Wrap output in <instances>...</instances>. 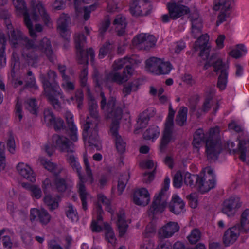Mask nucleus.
Instances as JSON below:
<instances>
[{"mask_svg":"<svg viewBox=\"0 0 249 249\" xmlns=\"http://www.w3.org/2000/svg\"><path fill=\"white\" fill-rule=\"evenodd\" d=\"M100 107L107 118H111L113 120L110 127V133L115 141L116 148L120 153H124L125 150L126 143L122 137L118 135L119 121L121 119L123 115V109L117 103L115 96H110L107 100L103 92H101Z\"/></svg>","mask_w":249,"mask_h":249,"instance_id":"nucleus-1","label":"nucleus"},{"mask_svg":"<svg viewBox=\"0 0 249 249\" xmlns=\"http://www.w3.org/2000/svg\"><path fill=\"white\" fill-rule=\"evenodd\" d=\"M22 55L31 66L36 67L40 58L45 55L49 61L54 63L56 59L50 40L44 37L37 43L35 39L26 38Z\"/></svg>","mask_w":249,"mask_h":249,"instance_id":"nucleus-2","label":"nucleus"},{"mask_svg":"<svg viewBox=\"0 0 249 249\" xmlns=\"http://www.w3.org/2000/svg\"><path fill=\"white\" fill-rule=\"evenodd\" d=\"M219 129L215 127L210 129L208 138L206 140V152L210 160H215L223 149L219 137Z\"/></svg>","mask_w":249,"mask_h":249,"instance_id":"nucleus-3","label":"nucleus"},{"mask_svg":"<svg viewBox=\"0 0 249 249\" xmlns=\"http://www.w3.org/2000/svg\"><path fill=\"white\" fill-rule=\"evenodd\" d=\"M75 48L77 52L78 61L79 64L87 65L88 64V57L90 56L91 61L94 57V51L91 48L85 51L84 49L86 43V38L82 33H76L74 36Z\"/></svg>","mask_w":249,"mask_h":249,"instance_id":"nucleus-4","label":"nucleus"},{"mask_svg":"<svg viewBox=\"0 0 249 249\" xmlns=\"http://www.w3.org/2000/svg\"><path fill=\"white\" fill-rule=\"evenodd\" d=\"M175 111L170 106L168 115L166 120L164 130L162 132V137L160 144V150L161 152H165L169 143L173 139L174 117Z\"/></svg>","mask_w":249,"mask_h":249,"instance_id":"nucleus-5","label":"nucleus"},{"mask_svg":"<svg viewBox=\"0 0 249 249\" xmlns=\"http://www.w3.org/2000/svg\"><path fill=\"white\" fill-rule=\"evenodd\" d=\"M42 78L44 90L48 101L54 109L60 111L61 109V105L55 96H60L62 98L63 95L58 85L56 84H51L44 76H42Z\"/></svg>","mask_w":249,"mask_h":249,"instance_id":"nucleus-6","label":"nucleus"},{"mask_svg":"<svg viewBox=\"0 0 249 249\" xmlns=\"http://www.w3.org/2000/svg\"><path fill=\"white\" fill-rule=\"evenodd\" d=\"M84 162L85 165L87 177L85 178L83 176V179H79L80 182L78 185V192L82 201L83 209L84 210H86L87 209V198L89 196V194L87 192L84 183L89 181L90 183H92L94 179L88 158L86 155L84 156Z\"/></svg>","mask_w":249,"mask_h":249,"instance_id":"nucleus-7","label":"nucleus"},{"mask_svg":"<svg viewBox=\"0 0 249 249\" xmlns=\"http://www.w3.org/2000/svg\"><path fill=\"white\" fill-rule=\"evenodd\" d=\"M203 175L199 176L198 187L202 193L208 192L213 188L215 185V180L213 169L207 167L203 170Z\"/></svg>","mask_w":249,"mask_h":249,"instance_id":"nucleus-8","label":"nucleus"},{"mask_svg":"<svg viewBox=\"0 0 249 249\" xmlns=\"http://www.w3.org/2000/svg\"><path fill=\"white\" fill-rule=\"evenodd\" d=\"M31 6L32 7L31 17L34 21H37L39 20L40 15L45 25L47 26L51 25V18L41 2L32 0Z\"/></svg>","mask_w":249,"mask_h":249,"instance_id":"nucleus-9","label":"nucleus"},{"mask_svg":"<svg viewBox=\"0 0 249 249\" xmlns=\"http://www.w3.org/2000/svg\"><path fill=\"white\" fill-rule=\"evenodd\" d=\"M156 38L152 36L141 33L136 36L132 40V45L140 50H149L155 44Z\"/></svg>","mask_w":249,"mask_h":249,"instance_id":"nucleus-10","label":"nucleus"},{"mask_svg":"<svg viewBox=\"0 0 249 249\" xmlns=\"http://www.w3.org/2000/svg\"><path fill=\"white\" fill-rule=\"evenodd\" d=\"M52 143L53 147L62 152L72 153L75 151L73 143L68 138L62 135H53Z\"/></svg>","mask_w":249,"mask_h":249,"instance_id":"nucleus-11","label":"nucleus"},{"mask_svg":"<svg viewBox=\"0 0 249 249\" xmlns=\"http://www.w3.org/2000/svg\"><path fill=\"white\" fill-rule=\"evenodd\" d=\"M168 8L169 16L165 14L162 16V21L163 22H168L170 18L173 19H177L189 12V8L188 7L178 3H168Z\"/></svg>","mask_w":249,"mask_h":249,"instance_id":"nucleus-12","label":"nucleus"},{"mask_svg":"<svg viewBox=\"0 0 249 249\" xmlns=\"http://www.w3.org/2000/svg\"><path fill=\"white\" fill-rule=\"evenodd\" d=\"M213 9L216 11L220 9L216 23V26H218L229 17L231 12V2L228 0H214Z\"/></svg>","mask_w":249,"mask_h":249,"instance_id":"nucleus-13","label":"nucleus"},{"mask_svg":"<svg viewBox=\"0 0 249 249\" xmlns=\"http://www.w3.org/2000/svg\"><path fill=\"white\" fill-rule=\"evenodd\" d=\"M163 191L161 190L159 194L155 196L151 206L148 211L149 216L155 217L163 213L166 207L167 203L162 198Z\"/></svg>","mask_w":249,"mask_h":249,"instance_id":"nucleus-14","label":"nucleus"},{"mask_svg":"<svg viewBox=\"0 0 249 249\" xmlns=\"http://www.w3.org/2000/svg\"><path fill=\"white\" fill-rule=\"evenodd\" d=\"M133 69L129 65H127L122 73L119 72H110L106 75L107 82H113L118 84H122L126 82L131 76Z\"/></svg>","mask_w":249,"mask_h":249,"instance_id":"nucleus-15","label":"nucleus"},{"mask_svg":"<svg viewBox=\"0 0 249 249\" xmlns=\"http://www.w3.org/2000/svg\"><path fill=\"white\" fill-rule=\"evenodd\" d=\"M241 206L240 198L238 197H231L224 201L222 212L228 217H233L236 212V209Z\"/></svg>","mask_w":249,"mask_h":249,"instance_id":"nucleus-16","label":"nucleus"},{"mask_svg":"<svg viewBox=\"0 0 249 249\" xmlns=\"http://www.w3.org/2000/svg\"><path fill=\"white\" fill-rule=\"evenodd\" d=\"M13 2L16 9L23 13L24 23L29 30L30 35L32 36H35L36 34L32 28V23L30 19V16L24 1L23 0H13Z\"/></svg>","mask_w":249,"mask_h":249,"instance_id":"nucleus-17","label":"nucleus"},{"mask_svg":"<svg viewBox=\"0 0 249 249\" xmlns=\"http://www.w3.org/2000/svg\"><path fill=\"white\" fill-rule=\"evenodd\" d=\"M71 21L70 16L65 13L61 14L57 21V29L61 36L67 40L70 38L68 25Z\"/></svg>","mask_w":249,"mask_h":249,"instance_id":"nucleus-18","label":"nucleus"},{"mask_svg":"<svg viewBox=\"0 0 249 249\" xmlns=\"http://www.w3.org/2000/svg\"><path fill=\"white\" fill-rule=\"evenodd\" d=\"M180 227L175 222H170L161 227L158 231V236L160 238H170L178 231Z\"/></svg>","mask_w":249,"mask_h":249,"instance_id":"nucleus-19","label":"nucleus"},{"mask_svg":"<svg viewBox=\"0 0 249 249\" xmlns=\"http://www.w3.org/2000/svg\"><path fill=\"white\" fill-rule=\"evenodd\" d=\"M133 201L137 205L145 206L150 201V195L144 188L137 189L134 192Z\"/></svg>","mask_w":249,"mask_h":249,"instance_id":"nucleus-20","label":"nucleus"},{"mask_svg":"<svg viewBox=\"0 0 249 249\" xmlns=\"http://www.w3.org/2000/svg\"><path fill=\"white\" fill-rule=\"evenodd\" d=\"M87 90L89 95L88 110L90 119L93 120L94 124L97 125L100 121V117L97 110L98 105L95 99L90 95V90L89 87H87Z\"/></svg>","mask_w":249,"mask_h":249,"instance_id":"nucleus-21","label":"nucleus"},{"mask_svg":"<svg viewBox=\"0 0 249 249\" xmlns=\"http://www.w3.org/2000/svg\"><path fill=\"white\" fill-rule=\"evenodd\" d=\"M239 226H235L228 229L223 236V243L226 246L233 244L238 239L240 230Z\"/></svg>","mask_w":249,"mask_h":249,"instance_id":"nucleus-22","label":"nucleus"},{"mask_svg":"<svg viewBox=\"0 0 249 249\" xmlns=\"http://www.w3.org/2000/svg\"><path fill=\"white\" fill-rule=\"evenodd\" d=\"M207 60V62L204 66V69L205 70H207L210 66L214 67L215 72H218L219 71L222 70V69H227V67L222 63L221 59L219 58L216 54L212 55Z\"/></svg>","mask_w":249,"mask_h":249,"instance_id":"nucleus-23","label":"nucleus"},{"mask_svg":"<svg viewBox=\"0 0 249 249\" xmlns=\"http://www.w3.org/2000/svg\"><path fill=\"white\" fill-rule=\"evenodd\" d=\"M102 203L105 205L106 207V210L112 213L113 211L110 207V202L108 199H107L104 195L100 194L97 196V203L96 206V212L97 213V218H102L104 213L103 210L102 209L101 205L100 203Z\"/></svg>","mask_w":249,"mask_h":249,"instance_id":"nucleus-24","label":"nucleus"},{"mask_svg":"<svg viewBox=\"0 0 249 249\" xmlns=\"http://www.w3.org/2000/svg\"><path fill=\"white\" fill-rule=\"evenodd\" d=\"M185 204L183 200L176 195L172 196V199L169 204V210L173 213L178 214L183 211Z\"/></svg>","mask_w":249,"mask_h":249,"instance_id":"nucleus-25","label":"nucleus"},{"mask_svg":"<svg viewBox=\"0 0 249 249\" xmlns=\"http://www.w3.org/2000/svg\"><path fill=\"white\" fill-rule=\"evenodd\" d=\"M18 172L24 178L31 182H34L36 178L32 169L27 165L23 163H19L17 166Z\"/></svg>","mask_w":249,"mask_h":249,"instance_id":"nucleus-26","label":"nucleus"},{"mask_svg":"<svg viewBox=\"0 0 249 249\" xmlns=\"http://www.w3.org/2000/svg\"><path fill=\"white\" fill-rule=\"evenodd\" d=\"M10 35L9 34V41L14 47H17L18 44L22 42L24 46L25 40L28 38L25 36L22 33L18 30L11 29Z\"/></svg>","mask_w":249,"mask_h":249,"instance_id":"nucleus-27","label":"nucleus"},{"mask_svg":"<svg viewBox=\"0 0 249 249\" xmlns=\"http://www.w3.org/2000/svg\"><path fill=\"white\" fill-rule=\"evenodd\" d=\"M68 188L67 178H62L59 176H55L53 179V190L59 193L64 192Z\"/></svg>","mask_w":249,"mask_h":249,"instance_id":"nucleus-28","label":"nucleus"},{"mask_svg":"<svg viewBox=\"0 0 249 249\" xmlns=\"http://www.w3.org/2000/svg\"><path fill=\"white\" fill-rule=\"evenodd\" d=\"M40 160L41 164L46 169L52 172L55 176H59L64 169L62 166L48 161L46 160L43 158H41Z\"/></svg>","mask_w":249,"mask_h":249,"instance_id":"nucleus-29","label":"nucleus"},{"mask_svg":"<svg viewBox=\"0 0 249 249\" xmlns=\"http://www.w3.org/2000/svg\"><path fill=\"white\" fill-rule=\"evenodd\" d=\"M147 3L143 0L140 3L133 2L130 6V10L132 14L135 16H146L148 14L149 10L142 11L141 7H146Z\"/></svg>","mask_w":249,"mask_h":249,"instance_id":"nucleus-30","label":"nucleus"},{"mask_svg":"<svg viewBox=\"0 0 249 249\" xmlns=\"http://www.w3.org/2000/svg\"><path fill=\"white\" fill-rule=\"evenodd\" d=\"M208 138V137L205 134L203 129H198L194 134L192 144L196 148H198L202 143H206V140Z\"/></svg>","mask_w":249,"mask_h":249,"instance_id":"nucleus-31","label":"nucleus"},{"mask_svg":"<svg viewBox=\"0 0 249 249\" xmlns=\"http://www.w3.org/2000/svg\"><path fill=\"white\" fill-rule=\"evenodd\" d=\"M113 24L117 25L116 30L117 35L119 36H122L125 32V29L126 26L125 18L122 15L116 16L113 22Z\"/></svg>","mask_w":249,"mask_h":249,"instance_id":"nucleus-32","label":"nucleus"},{"mask_svg":"<svg viewBox=\"0 0 249 249\" xmlns=\"http://www.w3.org/2000/svg\"><path fill=\"white\" fill-rule=\"evenodd\" d=\"M149 120V116L148 113V110H146L140 114L136 124V128L134 130V133L137 134L139 133L138 130L145 128L147 126Z\"/></svg>","mask_w":249,"mask_h":249,"instance_id":"nucleus-33","label":"nucleus"},{"mask_svg":"<svg viewBox=\"0 0 249 249\" xmlns=\"http://www.w3.org/2000/svg\"><path fill=\"white\" fill-rule=\"evenodd\" d=\"M161 59L156 57H151L146 61L147 71L157 75Z\"/></svg>","mask_w":249,"mask_h":249,"instance_id":"nucleus-34","label":"nucleus"},{"mask_svg":"<svg viewBox=\"0 0 249 249\" xmlns=\"http://www.w3.org/2000/svg\"><path fill=\"white\" fill-rule=\"evenodd\" d=\"M66 160L69 165L73 170H75L79 179H83L81 173V168L76 160V158L72 153H67Z\"/></svg>","mask_w":249,"mask_h":249,"instance_id":"nucleus-35","label":"nucleus"},{"mask_svg":"<svg viewBox=\"0 0 249 249\" xmlns=\"http://www.w3.org/2000/svg\"><path fill=\"white\" fill-rule=\"evenodd\" d=\"M202 37H200L195 42V48H196L197 46H199L201 49L200 53H199V55L204 60H206L208 59V56L209 54L210 49L209 46H208V44L207 43L206 38L205 39V41L202 43H200L201 41V38Z\"/></svg>","mask_w":249,"mask_h":249,"instance_id":"nucleus-36","label":"nucleus"},{"mask_svg":"<svg viewBox=\"0 0 249 249\" xmlns=\"http://www.w3.org/2000/svg\"><path fill=\"white\" fill-rule=\"evenodd\" d=\"M84 140L87 141L89 146H94L98 150L101 149V144L98 140L97 133L95 130H93L90 135H89V133L88 137Z\"/></svg>","mask_w":249,"mask_h":249,"instance_id":"nucleus-37","label":"nucleus"},{"mask_svg":"<svg viewBox=\"0 0 249 249\" xmlns=\"http://www.w3.org/2000/svg\"><path fill=\"white\" fill-rule=\"evenodd\" d=\"M238 148L240 159L245 161L246 158H249V141H241L239 143Z\"/></svg>","mask_w":249,"mask_h":249,"instance_id":"nucleus-38","label":"nucleus"},{"mask_svg":"<svg viewBox=\"0 0 249 249\" xmlns=\"http://www.w3.org/2000/svg\"><path fill=\"white\" fill-rule=\"evenodd\" d=\"M213 104L212 97L210 95L206 96L202 107L199 109L197 112L196 115L197 117H199L202 113H206L208 112L213 106Z\"/></svg>","mask_w":249,"mask_h":249,"instance_id":"nucleus-39","label":"nucleus"},{"mask_svg":"<svg viewBox=\"0 0 249 249\" xmlns=\"http://www.w3.org/2000/svg\"><path fill=\"white\" fill-rule=\"evenodd\" d=\"M199 176L197 175L191 174L188 172L185 173L184 176V182L190 187H194L196 184L198 185Z\"/></svg>","mask_w":249,"mask_h":249,"instance_id":"nucleus-40","label":"nucleus"},{"mask_svg":"<svg viewBox=\"0 0 249 249\" xmlns=\"http://www.w3.org/2000/svg\"><path fill=\"white\" fill-rule=\"evenodd\" d=\"M187 111V108L184 107L179 109L176 118V122L179 126H183L186 123Z\"/></svg>","mask_w":249,"mask_h":249,"instance_id":"nucleus-41","label":"nucleus"},{"mask_svg":"<svg viewBox=\"0 0 249 249\" xmlns=\"http://www.w3.org/2000/svg\"><path fill=\"white\" fill-rule=\"evenodd\" d=\"M105 225L108 224L103 221V219H93L91 224V228L93 232H100L102 230H105Z\"/></svg>","mask_w":249,"mask_h":249,"instance_id":"nucleus-42","label":"nucleus"},{"mask_svg":"<svg viewBox=\"0 0 249 249\" xmlns=\"http://www.w3.org/2000/svg\"><path fill=\"white\" fill-rule=\"evenodd\" d=\"M160 134L158 127L151 126L143 133V137L146 140L153 139L157 138Z\"/></svg>","mask_w":249,"mask_h":249,"instance_id":"nucleus-43","label":"nucleus"},{"mask_svg":"<svg viewBox=\"0 0 249 249\" xmlns=\"http://www.w3.org/2000/svg\"><path fill=\"white\" fill-rule=\"evenodd\" d=\"M172 69V65L169 62H164L161 60L157 75L168 74Z\"/></svg>","mask_w":249,"mask_h":249,"instance_id":"nucleus-44","label":"nucleus"},{"mask_svg":"<svg viewBox=\"0 0 249 249\" xmlns=\"http://www.w3.org/2000/svg\"><path fill=\"white\" fill-rule=\"evenodd\" d=\"M226 69L221 70V73L218 77L217 86L221 90L224 89L227 84L228 72Z\"/></svg>","mask_w":249,"mask_h":249,"instance_id":"nucleus-45","label":"nucleus"},{"mask_svg":"<svg viewBox=\"0 0 249 249\" xmlns=\"http://www.w3.org/2000/svg\"><path fill=\"white\" fill-rule=\"evenodd\" d=\"M105 235L107 240L112 246H115L116 238L114 231L109 225H105Z\"/></svg>","mask_w":249,"mask_h":249,"instance_id":"nucleus-46","label":"nucleus"},{"mask_svg":"<svg viewBox=\"0 0 249 249\" xmlns=\"http://www.w3.org/2000/svg\"><path fill=\"white\" fill-rule=\"evenodd\" d=\"M97 127L95 126L93 120L90 119V117L87 116L86 119V123L84 124L83 126V137L84 139H86L88 137V134L90 128H94V129Z\"/></svg>","mask_w":249,"mask_h":249,"instance_id":"nucleus-47","label":"nucleus"},{"mask_svg":"<svg viewBox=\"0 0 249 249\" xmlns=\"http://www.w3.org/2000/svg\"><path fill=\"white\" fill-rule=\"evenodd\" d=\"M129 176L127 174H124L120 176L118 180V191L119 192L120 195L125 188L126 185L129 180Z\"/></svg>","mask_w":249,"mask_h":249,"instance_id":"nucleus-48","label":"nucleus"},{"mask_svg":"<svg viewBox=\"0 0 249 249\" xmlns=\"http://www.w3.org/2000/svg\"><path fill=\"white\" fill-rule=\"evenodd\" d=\"M44 203L48 206L51 210H53L58 207V202L49 195H46L43 199Z\"/></svg>","mask_w":249,"mask_h":249,"instance_id":"nucleus-49","label":"nucleus"},{"mask_svg":"<svg viewBox=\"0 0 249 249\" xmlns=\"http://www.w3.org/2000/svg\"><path fill=\"white\" fill-rule=\"evenodd\" d=\"M117 225L120 236H124L128 228V222L125 219H118Z\"/></svg>","mask_w":249,"mask_h":249,"instance_id":"nucleus-50","label":"nucleus"},{"mask_svg":"<svg viewBox=\"0 0 249 249\" xmlns=\"http://www.w3.org/2000/svg\"><path fill=\"white\" fill-rule=\"evenodd\" d=\"M25 107L31 113L36 115L37 114V107L36 101L35 98H30L25 101Z\"/></svg>","mask_w":249,"mask_h":249,"instance_id":"nucleus-51","label":"nucleus"},{"mask_svg":"<svg viewBox=\"0 0 249 249\" xmlns=\"http://www.w3.org/2000/svg\"><path fill=\"white\" fill-rule=\"evenodd\" d=\"M127 61H128L130 64H133L134 60L132 58L128 57L119 59L114 62L112 65L113 69L114 71H118L122 69Z\"/></svg>","mask_w":249,"mask_h":249,"instance_id":"nucleus-52","label":"nucleus"},{"mask_svg":"<svg viewBox=\"0 0 249 249\" xmlns=\"http://www.w3.org/2000/svg\"><path fill=\"white\" fill-rule=\"evenodd\" d=\"M30 214L33 218H43L44 217H48L49 216L47 211L43 208L40 209H32L30 211Z\"/></svg>","mask_w":249,"mask_h":249,"instance_id":"nucleus-53","label":"nucleus"},{"mask_svg":"<svg viewBox=\"0 0 249 249\" xmlns=\"http://www.w3.org/2000/svg\"><path fill=\"white\" fill-rule=\"evenodd\" d=\"M69 134L71 140L76 141L77 140V128L74 124L73 121L67 123Z\"/></svg>","mask_w":249,"mask_h":249,"instance_id":"nucleus-54","label":"nucleus"},{"mask_svg":"<svg viewBox=\"0 0 249 249\" xmlns=\"http://www.w3.org/2000/svg\"><path fill=\"white\" fill-rule=\"evenodd\" d=\"M200 237L201 233L200 231L197 229H195L191 231L187 238L190 243L195 244L199 240Z\"/></svg>","mask_w":249,"mask_h":249,"instance_id":"nucleus-55","label":"nucleus"},{"mask_svg":"<svg viewBox=\"0 0 249 249\" xmlns=\"http://www.w3.org/2000/svg\"><path fill=\"white\" fill-rule=\"evenodd\" d=\"M55 117L51 109H45L44 110V120L48 125H52Z\"/></svg>","mask_w":249,"mask_h":249,"instance_id":"nucleus-56","label":"nucleus"},{"mask_svg":"<svg viewBox=\"0 0 249 249\" xmlns=\"http://www.w3.org/2000/svg\"><path fill=\"white\" fill-rule=\"evenodd\" d=\"M112 49V45L109 41H107L100 49L99 57L103 58L105 55L110 52Z\"/></svg>","mask_w":249,"mask_h":249,"instance_id":"nucleus-57","label":"nucleus"},{"mask_svg":"<svg viewBox=\"0 0 249 249\" xmlns=\"http://www.w3.org/2000/svg\"><path fill=\"white\" fill-rule=\"evenodd\" d=\"M28 189L32 192V196L36 199L40 198L42 196L40 188L36 185H28Z\"/></svg>","mask_w":249,"mask_h":249,"instance_id":"nucleus-58","label":"nucleus"},{"mask_svg":"<svg viewBox=\"0 0 249 249\" xmlns=\"http://www.w3.org/2000/svg\"><path fill=\"white\" fill-rule=\"evenodd\" d=\"M0 16L5 20L7 28L8 30L12 29V25L11 21L9 20L11 17L10 13L7 10L3 9L0 11Z\"/></svg>","mask_w":249,"mask_h":249,"instance_id":"nucleus-59","label":"nucleus"},{"mask_svg":"<svg viewBox=\"0 0 249 249\" xmlns=\"http://www.w3.org/2000/svg\"><path fill=\"white\" fill-rule=\"evenodd\" d=\"M156 244L152 240H143L140 244V249H156Z\"/></svg>","mask_w":249,"mask_h":249,"instance_id":"nucleus-60","label":"nucleus"},{"mask_svg":"<svg viewBox=\"0 0 249 249\" xmlns=\"http://www.w3.org/2000/svg\"><path fill=\"white\" fill-rule=\"evenodd\" d=\"M4 149V144L2 142H0V171L3 170L5 166Z\"/></svg>","mask_w":249,"mask_h":249,"instance_id":"nucleus-61","label":"nucleus"},{"mask_svg":"<svg viewBox=\"0 0 249 249\" xmlns=\"http://www.w3.org/2000/svg\"><path fill=\"white\" fill-rule=\"evenodd\" d=\"M42 76H44V77L45 79H47L48 80V81L51 84H57L55 81V78L57 76V75H56V72L54 71H53V70H49L47 73V78L45 77V75L43 74L40 75V78L42 80V82H43V80Z\"/></svg>","mask_w":249,"mask_h":249,"instance_id":"nucleus-62","label":"nucleus"},{"mask_svg":"<svg viewBox=\"0 0 249 249\" xmlns=\"http://www.w3.org/2000/svg\"><path fill=\"white\" fill-rule=\"evenodd\" d=\"M182 184V176L180 171H178L175 174L173 178V185L175 187L179 188Z\"/></svg>","mask_w":249,"mask_h":249,"instance_id":"nucleus-63","label":"nucleus"},{"mask_svg":"<svg viewBox=\"0 0 249 249\" xmlns=\"http://www.w3.org/2000/svg\"><path fill=\"white\" fill-rule=\"evenodd\" d=\"M110 24V20L108 18L105 19L101 23L99 28V35L101 36H104V33L107 31Z\"/></svg>","mask_w":249,"mask_h":249,"instance_id":"nucleus-64","label":"nucleus"}]
</instances>
